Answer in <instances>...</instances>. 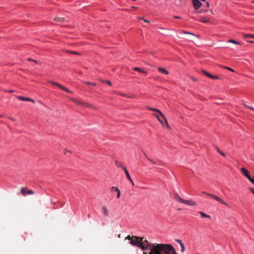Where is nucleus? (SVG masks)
<instances>
[{"mask_svg":"<svg viewBox=\"0 0 254 254\" xmlns=\"http://www.w3.org/2000/svg\"><path fill=\"white\" fill-rule=\"evenodd\" d=\"M244 105L245 107L246 108H248V109H250V108H251V106H249L247 105H246V104H244Z\"/></svg>","mask_w":254,"mask_h":254,"instance_id":"obj_34","label":"nucleus"},{"mask_svg":"<svg viewBox=\"0 0 254 254\" xmlns=\"http://www.w3.org/2000/svg\"><path fill=\"white\" fill-rule=\"evenodd\" d=\"M142 238L133 236V239L132 240H131L129 243L133 246H137L139 247V246L141 244L140 241H142Z\"/></svg>","mask_w":254,"mask_h":254,"instance_id":"obj_3","label":"nucleus"},{"mask_svg":"<svg viewBox=\"0 0 254 254\" xmlns=\"http://www.w3.org/2000/svg\"><path fill=\"white\" fill-rule=\"evenodd\" d=\"M13 92V90H10V91H9V92H10V93H12V92Z\"/></svg>","mask_w":254,"mask_h":254,"instance_id":"obj_52","label":"nucleus"},{"mask_svg":"<svg viewBox=\"0 0 254 254\" xmlns=\"http://www.w3.org/2000/svg\"><path fill=\"white\" fill-rule=\"evenodd\" d=\"M102 210L105 216L108 217L109 216V210L107 206L103 205L102 206Z\"/></svg>","mask_w":254,"mask_h":254,"instance_id":"obj_12","label":"nucleus"},{"mask_svg":"<svg viewBox=\"0 0 254 254\" xmlns=\"http://www.w3.org/2000/svg\"><path fill=\"white\" fill-rule=\"evenodd\" d=\"M132 239H133V236H130V235H128V236H127L126 238V239H126V240H127H127H130V241H131V240H132Z\"/></svg>","mask_w":254,"mask_h":254,"instance_id":"obj_27","label":"nucleus"},{"mask_svg":"<svg viewBox=\"0 0 254 254\" xmlns=\"http://www.w3.org/2000/svg\"><path fill=\"white\" fill-rule=\"evenodd\" d=\"M90 217V215L89 214L88 215V217L89 218Z\"/></svg>","mask_w":254,"mask_h":254,"instance_id":"obj_55","label":"nucleus"},{"mask_svg":"<svg viewBox=\"0 0 254 254\" xmlns=\"http://www.w3.org/2000/svg\"><path fill=\"white\" fill-rule=\"evenodd\" d=\"M181 248V252H184L185 249V245L184 244L180 245Z\"/></svg>","mask_w":254,"mask_h":254,"instance_id":"obj_25","label":"nucleus"},{"mask_svg":"<svg viewBox=\"0 0 254 254\" xmlns=\"http://www.w3.org/2000/svg\"><path fill=\"white\" fill-rule=\"evenodd\" d=\"M133 69L135 71H137L141 72V73H146V72L145 70H143L142 68H140L139 67H136L133 68Z\"/></svg>","mask_w":254,"mask_h":254,"instance_id":"obj_17","label":"nucleus"},{"mask_svg":"<svg viewBox=\"0 0 254 254\" xmlns=\"http://www.w3.org/2000/svg\"><path fill=\"white\" fill-rule=\"evenodd\" d=\"M207 218H210V216L207 215Z\"/></svg>","mask_w":254,"mask_h":254,"instance_id":"obj_54","label":"nucleus"},{"mask_svg":"<svg viewBox=\"0 0 254 254\" xmlns=\"http://www.w3.org/2000/svg\"><path fill=\"white\" fill-rule=\"evenodd\" d=\"M132 8H133V9H136L137 8V7H134V6H132Z\"/></svg>","mask_w":254,"mask_h":254,"instance_id":"obj_51","label":"nucleus"},{"mask_svg":"<svg viewBox=\"0 0 254 254\" xmlns=\"http://www.w3.org/2000/svg\"><path fill=\"white\" fill-rule=\"evenodd\" d=\"M123 169H124V170L125 171V173L126 175L127 178L128 179V180L131 183V184L132 186H134V183H133V181L132 180L131 178H130L129 173L127 171L126 168L123 167Z\"/></svg>","mask_w":254,"mask_h":254,"instance_id":"obj_8","label":"nucleus"},{"mask_svg":"<svg viewBox=\"0 0 254 254\" xmlns=\"http://www.w3.org/2000/svg\"><path fill=\"white\" fill-rule=\"evenodd\" d=\"M17 98L20 100H22V101H30V102H33V103H34V101L33 99H32V98H28V97H23V96H17Z\"/></svg>","mask_w":254,"mask_h":254,"instance_id":"obj_9","label":"nucleus"},{"mask_svg":"<svg viewBox=\"0 0 254 254\" xmlns=\"http://www.w3.org/2000/svg\"><path fill=\"white\" fill-rule=\"evenodd\" d=\"M2 117V115H0V118Z\"/></svg>","mask_w":254,"mask_h":254,"instance_id":"obj_59","label":"nucleus"},{"mask_svg":"<svg viewBox=\"0 0 254 254\" xmlns=\"http://www.w3.org/2000/svg\"><path fill=\"white\" fill-rule=\"evenodd\" d=\"M207 77H209L213 79H218L219 78V77L217 76L212 75L207 72Z\"/></svg>","mask_w":254,"mask_h":254,"instance_id":"obj_19","label":"nucleus"},{"mask_svg":"<svg viewBox=\"0 0 254 254\" xmlns=\"http://www.w3.org/2000/svg\"><path fill=\"white\" fill-rule=\"evenodd\" d=\"M118 237H119V238H121V234H119V235Z\"/></svg>","mask_w":254,"mask_h":254,"instance_id":"obj_53","label":"nucleus"},{"mask_svg":"<svg viewBox=\"0 0 254 254\" xmlns=\"http://www.w3.org/2000/svg\"><path fill=\"white\" fill-rule=\"evenodd\" d=\"M199 20L201 22H204V23L206 22V20L205 19V17H202Z\"/></svg>","mask_w":254,"mask_h":254,"instance_id":"obj_29","label":"nucleus"},{"mask_svg":"<svg viewBox=\"0 0 254 254\" xmlns=\"http://www.w3.org/2000/svg\"><path fill=\"white\" fill-rule=\"evenodd\" d=\"M202 11V10H199L197 11L198 13H201Z\"/></svg>","mask_w":254,"mask_h":254,"instance_id":"obj_48","label":"nucleus"},{"mask_svg":"<svg viewBox=\"0 0 254 254\" xmlns=\"http://www.w3.org/2000/svg\"><path fill=\"white\" fill-rule=\"evenodd\" d=\"M199 213L200 214L201 217H206V214L203 213V212H199Z\"/></svg>","mask_w":254,"mask_h":254,"instance_id":"obj_28","label":"nucleus"},{"mask_svg":"<svg viewBox=\"0 0 254 254\" xmlns=\"http://www.w3.org/2000/svg\"><path fill=\"white\" fill-rule=\"evenodd\" d=\"M152 115L154 117H155L156 118H157V120H158V121L161 124V125L164 126V123H163V121L160 119L159 116L158 114H155V113H153L152 114Z\"/></svg>","mask_w":254,"mask_h":254,"instance_id":"obj_16","label":"nucleus"},{"mask_svg":"<svg viewBox=\"0 0 254 254\" xmlns=\"http://www.w3.org/2000/svg\"><path fill=\"white\" fill-rule=\"evenodd\" d=\"M250 181L254 185V177H253Z\"/></svg>","mask_w":254,"mask_h":254,"instance_id":"obj_35","label":"nucleus"},{"mask_svg":"<svg viewBox=\"0 0 254 254\" xmlns=\"http://www.w3.org/2000/svg\"><path fill=\"white\" fill-rule=\"evenodd\" d=\"M176 241L177 243H178L180 244V245H182V244H183L181 240H180V239H176Z\"/></svg>","mask_w":254,"mask_h":254,"instance_id":"obj_30","label":"nucleus"},{"mask_svg":"<svg viewBox=\"0 0 254 254\" xmlns=\"http://www.w3.org/2000/svg\"><path fill=\"white\" fill-rule=\"evenodd\" d=\"M158 162H159L160 164H163V163L161 161H160V160L158 161Z\"/></svg>","mask_w":254,"mask_h":254,"instance_id":"obj_45","label":"nucleus"},{"mask_svg":"<svg viewBox=\"0 0 254 254\" xmlns=\"http://www.w3.org/2000/svg\"><path fill=\"white\" fill-rule=\"evenodd\" d=\"M28 61H33V59H32L31 58H29V59H28Z\"/></svg>","mask_w":254,"mask_h":254,"instance_id":"obj_46","label":"nucleus"},{"mask_svg":"<svg viewBox=\"0 0 254 254\" xmlns=\"http://www.w3.org/2000/svg\"><path fill=\"white\" fill-rule=\"evenodd\" d=\"M49 82H50L51 83H52L53 85L57 86L58 87L60 88L63 90H64V91H65L68 93H72V92L70 90H69L68 88L63 86L61 84H59L57 82H56L53 81H49Z\"/></svg>","mask_w":254,"mask_h":254,"instance_id":"obj_4","label":"nucleus"},{"mask_svg":"<svg viewBox=\"0 0 254 254\" xmlns=\"http://www.w3.org/2000/svg\"><path fill=\"white\" fill-rule=\"evenodd\" d=\"M143 154L144 155V156L147 158V159L149 161H150L151 162H152V163L153 164H157V163L155 161H154L153 160L150 159L149 158L147 157V156H146V154L143 152Z\"/></svg>","mask_w":254,"mask_h":254,"instance_id":"obj_24","label":"nucleus"},{"mask_svg":"<svg viewBox=\"0 0 254 254\" xmlns=\"http://www.w3.org/2000/svg\"><path fill=\"white\" fill-rule=\"evenodd\" d=\"M248 42L250 43H254V42L253 41H252V40H249Z\"/></svg>","mask_w":254,"mask_h":254,"instance_id":"obj_42","label":"nucleus"},{"mask_svg":"<svg viewBox=\"0 0 254 254\" xmlns=\"http://www.w3.org/2000/svg\"><path fill=\"white\" fill-rule=\"evenodd\" d=\"M226 68H227V69H229V70L234 72V70L233 69H232L230 67H226Z\"/></svg>","mask_w":254,"mask_h":254,"instance_id":"obj_38","label":"nucleus"},{"mask_svg":"<svg viewBox=\"0 0 254 254\" xmlns=\"http://www.w3.org/2000/svg\"><path fill=\"white\" fill-rule=\"evenodd\" d=\"M207 7L209 6V3L207 2Z\"/></svg>","mask_w":254,"mask_h":254,"instance_id":"obj_57","label":"nucleus"},{"mask_svg":"<svg viewBox=\"0 0 254 254\" xmlns=\"http://www.w3.org/2000/svg\"><path fill=\"white\" fill-rule=\"evenodd\" d=\"M69 99L71 101L73 102L74 103H75V104H76L78 105L85 106L86 107L89 108L95 109V107H94L93 105H92L88 103L83 102L82 101L78 100H77L74 98H72V97L69 98Z\"/></svg>","mask_w":254,"mask_h":254,"instance_id":"obj_2","label":"nucleus"},{"mask_svg":"<svg viewBox=\"0 0 254 254\" xmlns=\"http://www.w3.org/2000/svg\"><path fill=\"white\" fill-rule=\"evenodd\" d=\"M241 172L246 177L250 174L249 171H248L245 168H241Z\"/></svg>","mask_w":254,"mask_h":254,"instance_id":"obj_13","label":"nucleus"},{"mask_svg":"<svg viewBox=\"0 0 254 254\" xmlns=\"http://www.w3.org/2000/svg\"><path fill=\"white\" fill-rule=\"evenodd\" d=\"M184 33H186V34H191V33H189V32H185Z\"/></svg>","mask_w":254,"mask_h":254,"instance_id":"obj_49","label":"nucleus"},{"mask_svg":"<svg viewBox=\"0 0 254 254\" xmlns=\"http://www.w3.org/2000/svg\"><path fill=\"white\" fill-rule=\"evenodd\" d=\"M228 42L230 43H232L237 44V45H241L240 43H239V42H237L233 39H230L228 41Z\"/></svg>","mask_w":254,"mask_h":254,"instance_id":"obj_21","label":"nucleus"},{"mask_svg":"<svg viewBox=\"0 0 254 254\" xmlns=\"http://www.w3.org/2000/svg\"><path fill=\"white\" fill-rule=\"evenodd\" d=\"M207 196H210L211 197H212L213 198H214V199H215L216 200H217V201H219L222 204L226 205V203L224 202V201L222 199H221L220 197H219L217 196L214 195L212 194H208V193H207Z\"/></svg>","mask_w":254,"mask_h":254,"instance_id":"obj_7","label":"nucleus"},{"mask_svg":"<svg viewBox=\"0 0 254 254\" xmlns=\"http://www.w3.org/2000/svg\"><path fill=\"white\" fill-rule=\"evenodd\" d=\"M174 18H177V19H180V18H181V17H179V16H174Z\"/></svg>","mask_w":254,"mask_h":254,"instance_id":"obj_40","label":"nucleus"},{"mask_svg":"<svg viewBox=\"0 0 254 254\" xmlns=\"http://www.w3.org/2000/svg\"><path fill=\"white\" fill-rule=\"evenodd\" d=\"M250 181L251 180V179L253 178V177H251L250 174L246 177Z\"/></svg>","mask_w":254,"mask_h":254,"instance_id":"obj_31","label":"nucleus"},{"mask_svg":"<svg viewBox=\"0 0 254 254\" xmlns=\"http://www.w3.org/2000/svg\"><path fill=\"white\" fill-rule=\"evenodd\" d=\"M144 21L145 22L149 23V21H148V20H145V19H144Z\"/></svg>","mask_w":254,"mask_h":254,"instance_id":"obj_44","label":"nucleus"},{"mask_svg":"<svg viewBox=\"0 0 254 254\" xmlns=\"http://www.w3.org/2000/svg\"><path fill=\"white\" fill-rule=\"evenodd\" d=\"M193 6L195 10L199 9L202 5L201 2L199 0H191Z\"/></svg>","mask_w":254,"mask_h":254,"instance_id":"obj_6","label":"nucleus"},{"mask_svg":"<svg viewBox=\"0 0 254 254\" xmlns=\"http://www.w3.org/2000/svg\"><path fill=\"white\" fill-rule=\"evenodd\" d=\"M85 83L87 85H92L93 86H95L96 85L95 83H91L90 82H85Z\"/></svg>","mask_w":254,"mask_h":254,"instance_id":"obj_26","label":"nucleus"},{"mask_svg":"<svg viewBox=\"0 0 254 254\" xmlns=\"http://www.w3.org/2000/svg\"><path fill=\"white\" fill-rule=\"evenodd\" d=\"M250 190L254 194V188H250Z\"/></svg>","mask_w":254,"mask_h":254,"instance_id":"obj_36","label":"nucleus"},{"mask_svg":"<svg viewBox=\"0 0 254 254\" xmlns=\"http://www.w3.org/2000/svg\"><path fill=\"white\" fill-rule=\"evenodd\" d=\"M33 62H35L36 64H40V63L38 61H35V60H33Z\"/></svg>","mask_w":254,"mask_h":254,"instance_id":"obj_39","label":"nucleus"},{"mask_svg":"<svg viewBox=\"0 0 254 254\" xmlns=\"http://www.w3.org/2000/svg\"><path fill=\"white\" fill-rule=\"evenodd\" d=\"M158 70L162 73H163V74H169V72L164 68H163V67H158Z\"/></svg>","mask_w":254,"mask_h":254,"instance_id":"obj_15","label":"nucleus"},{"mask_svg":"<svg viewBox=\"0 0 254 254\" xmlns=\"http://www.w3.org/2000/svg\"><path fill=\"white\" fill-rule=\"evenodd\" d=\"M147 108L148 109H149V110H150V111H154V112L158 113L161 116V118L163 120H164L166 127L168 129H170L171 127H170V126H169V125L168 124V123L167 122V119L166 118V117L164 116V115L159 110H158L157 109H156V108H151V107H148V106H147Z\"/></svg>","mask_w":254,"mask_h":254,"instance_id":"obj_1","label":"nucleus"},{"mask_svg":"<svg viewBox=\"0 0 254 254\" xmlns=\"http://www.w3.org/2000/svg\"><path fill=\"white\" fill-rule=\"evenodd\" d=\"M184 203L187 204L190 206H195L196 205V203L195 201L191 200H185Z\"/></svg>","mask_w":254,"mask_h":254,"instance_id":"obj_11","label":"nucleus"},{"mask_svg":"<svg viewBox=\"0 0 254 254\" xmlns=\"http://www.w3.org/2000/svg\"><path fill=\"white\" fill-rule=\"evenodd\" d=\"M217 150L219 153H220V151H221L218 147H217Z\"/></svg>","mask_w":254,"mask_h":254,"instance_id":"obj_43","label":"nucleus"},{"mask_svg":"<svg viewBox=\"0 0 254 254\" xmlns=\"http://www.w3.org/2000/svg\"><path fill=\"white\" fill-rule=\"evenodd\" d=\"M113 190L116 191V189H113Z\"/></svg>","mask_w":254,"mask_h":254,"instance_id":"obj_58","label":"nucleus"},{"mask_svg":"<svg viewBox=\"0 0 254 254\" xmlns=\"http://www.w3.org/2000/svg\"><path fill=\"white\" fill-rule=\"evenodd\" d=\"M21 193L23 195L26 194H34V191L32 190H29L27 187H23L21 189Z\"/></svg>","mask_w":254,"mask_h":254,"instance_id":"obj_5","label":"nucleus"},{"mask_svg":"<svg viewBox=\"0 0 254 254\" xmlns=\"http://www.w3.org/2000/svg\"><path fill=\"white\" fill-rule=\"evenodd\" d=\"M143 254H147V253H146V252H144V253H143Z\"/></svg>","mask_w":254,"mask_h":254,"instance_id":"obj_56","label":"nucleus"},{"mask_svg":"<svg viewBox=\"0 0 254 254\" xmlns=\"http://www.w3.org/2000/svg\"><path fill=\"white\" fill-rule=\"evenodd\" d=\"M115 163H116V165L117 167L122 168H123V167H124L123 166L122 163L119 162H118V161H116Z\"/></svg>","mask_w":254,"mask_h":254,"instance_id":"obj_22","label":"nucleus"},{"mask_svg":"<svg viewBox=\"0 0 254 254\" xmlns=\"http://www.w3.org/2000/svg\"><path fill=\"white\" fill-rule=\"evenodd\" d=\"M133 1H135L136 0H132Z\"/></svg>","mask_w":254,"mask_h":254,"instance_id":"obj_60","label":"nucleus"},{"mask_svg":"<svg viewBox=\"0 0 254 254\" xmlns=\"http://www.w3.org/2000/svg\"><path fill=\"white\" fill-rule=\"evenodd\" d=\"M106 83H107V84H108L109 85H111V84H111V82L109 80H107V81H106Z\"/></svg>","mask_w":254,"mask_h":254,"instance_id":"obj_37","label":"nucleus"},{"mask_svg":"<svg viewBox=\"0 0 254 254\" xmlns=\"http://www.w3.org/2000/svg\"><path fill=\"white\" fill-rule=\"evenodd\" d=\"M174 198L176 200L179 201L180 202L183 203H184L185 200V199L182 198L177 193L174 194Z\"/></svg>","mask_w":254,"mask_h":254,"instance_id":"obj_10","label":"nucleus"},{"mask_svg":"<svg viewBox=\"0 0 254 254\" xmlns=\"http://www.w3.org/2000/svg\"><path fill=\"white\" fill-rule=\"evenodd\" d=\"M140 243H143L144 245H149V244H152V243H149L147 240H143V238H142V241H140Z\"/></svg>","mask_w":254,"mask_h":254,"instance_id":"obj_20","label":"nucleus"},{"mask_svg":"<svg viewBox=\"0 0 254 254\" xmlns=\"http://www.w3.org/2000/svg\"><path fill=\"white\" fill-rule=\"evenodd\" d=\"M250 109L252 110H253L254 111V108L251 107V108H250Z\"/></svg>","mask_w":254,"mask_h":254,"instance_id":"obj_47","label":"nucleus"},{"mask_svg":"<svg viewBox=\"0 0 254 254\" xmlns=\"http://www.w3.org/2000/svg\"><path fill=\"white\" fill-rule=\"evenodd\" d=\"M113 189H116V191L117 192V197L118 198H120V196H121V191H120V190L118 189V188H117L116 187H112L111 188V190L113 191Z\"/></svg>","mask_w":254,"mask_h":254,"instance_id":"obj_14","label":"nucleus"},{"mask_svg":"<svg viewBox=\"0 0 254 254\" xmlns=\"http://www.w3.org/2000/svg\"><path fill=\"white\" fill-rule=\"evenodd\" d=\"M244 36L248 39H250L251 38H254V35L251 34H246L244 35Z\"/></svg>","mask_w":254,"mask_h":254,"instance_id":"obj_23","label":"nucleus"},{"mask_svg":"<svg viewBox=\"0 0 254 254\" xmlns=\"http://www.w3.org/2000/svg\"><path fill=\"white\" fill-rule=\"evenodd\" d=\"M191 78H192V79L193 80H194V81H196V80L194 78H193V77H191Z\"/></svg>","mask_w":254,"mask_h":254,"instance_id":"obj_50","label":"nucleus"},{"mask_svg":"<svg viewBox=\"0 0 254 254\" xmlns=\"http://www.w3.org/2000/svg\"><path fill=\"white\" fill-rule=\"evenodd\" d=\"M221 155H222L223 157H225L226 155H225V154L222 152V151H220V153H219Z\"/></svg>","mask_w":254,"mask_h":254,"instance_id":"obj_32","label":"nucleus"},{"mask_svg":"<svg viewBox=\"0 0 254 254\" xmlns=\"http://www.w3.org/2000/svg\"><path fill=\"white\" fill-rule=\"evenodd\" d=\"M54 20L58 22H63L64 21V18L63 17H56L55 18Z\"/></svg>","mask_w":254,"mask_h":254,"instance_id":"obj_18","label":"nucleus"},{"mask_svg":"<svg viewBox=\"0 0 254 254\" xmlns=\"http://www.w3.org/2000/svg\"><path fill=\"white\" fill-rule=\"evenodd\" d=\"M69 53H72V54H75V55H79V53H77V52H72V51H71V52H68Z\"/></svg>","mask_w":254,"mask_h":254,"instance_id":"obj_33","label":"nucleus"},{"mask_svg":"<svg viewBox=\"0 0 254 254\" xmlns=\"http://www.w3.org/2000/svg\"><path fill=\"white\" fill-rule=\"evenodd\" d=\"M202 72H203V73L204 74L206 75V71H205L204 70H202Z\"/></svg>","mask_w":254,"mask_h":254,"instance_id":"obj_41","label":"nucleus"}]
</instances>
